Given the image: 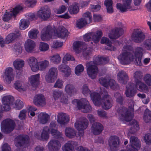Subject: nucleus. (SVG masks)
Returning <instances> with one entry per match:
<instances>
[{
	"mask_svg": "<svg viewBox=\"0 0 151 151\" xmlns=\"http://www.w3.org/2000/svg\"><path fill=\"white\" fill-rule=\"evenodd\" d=\"M116 109L119 117L122 121L124 120L129 122L132 119V114L129 111L128 109L123 106H121L118 108L117 106Z\"/></svg>",
	"mask_w": 151,
	"mask_h": 151,
	"instance_id": "nucleus-1",
	"label": "nucleus"
},
{
	"mask_svg": "<svg viewBox=\"0 0 151 151\" xmlns=\"http://www.w3.org/2000/svg\"><path fill=\"white\" fill-rule=\"evenodd\" d=\"M14 101V97L11 96L4 97L2 99V105L0 106V111H7L10 109V106Z\"/></svg>",
	"mask_w": 151,
	"mask_h": 151,
	"instance_id": "nucleus-2",
	"label": "nucleus"
},
{
	"mask_svg": "<svg viewBox=\"0 0 151 151\" xmlns=\"http://www.w3.org/2000/svg\"><path fill=\"white\" fill-rule=\"evenodd\" d=\"M103 35L101 30H98L95 32H90L87 33L83 36V39L85 41L92 40L95 43L99 42Z\"/></svg>",
	"mask_w": 151,
	"mask_h": 151,
	"instance_id": "nucleus-3",
	"label": "nucleus"
},
{
	"mask_svg": "<svg viewBox=\"0 0 151 151\" xmlns=\"http://www.w3.org/2000/svg\"><path fill=\"white\" fill-rule=\"evenodd\" d=\"M15 126V123L12 120L8 119L4 120L1 124L2 131L9 133L12 131Z\"/></svg>",
	"mask_w": 151,
	"mask_h": 151,
	"instance_id": "nucleus-4",
	"label": "nucleus"
},
{
	"mask_svg": "<svg viewBox=\"0 0 151 151\" xmlns=\"http://www.w3.org/2000/svg\"><path fill=\"white\" fill-rule=\"evenodd\" d=\"M86 65L89 76L92 79L95 78L99 72L98 67L96 65L93 64L91 61L87 62Z\"/></svg>",
	"mask_w": 151,
	"mask_h": 151,
	"instance_id": "nucleus-5",
	"label": "nucleus"
},
{
	"mask_svg": "<svg viewBox=\"0 0 151 151\" xmlns=\"http://www.w3.org/2000/svg\"><path fill=\"white\" fill-rule=\"evenodd\" d=\"M23 9V7L21 5H18L14 8L10 9L9 12H6L2 17V19L5 22L9 20L12 16L15 17L16 15Z\"/></svg>",
	"mask_w": 151,
	"mask_h": 151,
	"instance_id": "nucleus-6",
	"label": "nucleus"
},
{
	"mask_svg": "<svg viewBox=\"0 0 151 151\" xmlns=\"http://www.w3.org/2000/svg\"><path fill=\"white\" fill-rule=\"evenodd\" d=\"M37 14L40 18L42 20H46L50 17L51 10L47 6H43L37 12Z\"/></svg>",
	"mask_w": 151,
	"mask_h": 151,
	"instance_id": "nucleus-7",
	"label": "nucleus"
},
{
	"mask_svg": "<svg viewBox=\"0 0 151 151\" xmlns=\"http://www.w3.org/2000/svg\"><path fill=\"white\" fill-rule=\"evenodd\" d=\"M58 74V70L55 67H52L49 70L45 76V79L49 83L54 82L56 79Z\"/></svg>",
	"mask_w": 151,
	"mask_h": 151,
	"instance_id": "nucleus-8",
	"label": "nucleus"
},
{
	"mask_svg": "<svg viewBox=\"0 0 151 151\" xmlns=\"http://www.w3.org/2000/svg\"><path fill=\"white\" fill-rule=\"evenodd\" d=\"M120 63L122 65L130 63L133 58V55L130 52H122L117 58Z\"/></svg>",
	"mask_w": 151,
	"mask_h": 151,
	"instance_id": "nucleus-9",
	"label": "nucleus"
},
{
	"mask_svg": "<svg viewBox=\"0 0 151 151\" xmlns=\"http://www.w3.org/2000/svg\"><path fill=\"white\" fill-rule=\"evenodd\" d=\"M52 28L50 25L44 27L40 33V37L43 41H47L52 38Z\"/></svg>",
	"mask_w": 151,
	"mask_h": 151,
	"instance_id": "nucleus-10",
	"label": "nucleus"
},
{
	"mask_svg": "<svg viewBox=\"0 0 151 151\" xmlns=\"http://www.w3.org/2000/svg\"><path fill=\"white\" fill-rule=\"evenodd\" d=\"M140 146V142L138 138L135 136H131L130 139V144L127 146L129 147L127 151H138Z\"/></svg>",
	"mask_w": 151,
	"mask_h": 151,
	"instance_id": "nucleus-11",
	"label": "nucleus"
},
{
	"mask_svg": "<svg viewBox=\"0 0 151 151\" xmlns=\"http://www.w3.org/2000/svg\"><path fill=\"white\" fill-rule=\"evenodd\" d=\"M103 93L104 96L101 100V103H103L102 106L105 109L107 110L112 106L111 98L105 89L104 90Z\"/></svg>",
	"mask_w": 151,
	"mask_h": 151,
	"instance_id": "nucleus-12",
	"label": "nucleus"
},
{
	"mask_svg": "<svg viewBox=\"0 0 151 151\" xmlns=\"http://www.w3.org/2000/svg\"><path fill=\"white\" fill-rule=\"evenodd\" d=\"M108 145L111 151H116L120 145L119 137L116 136H110L108 140Z\"/></svg>",
	"mask_w": 151,
	"mask_h": 151,
	"instance_id": "nucleus-13",
	"label": "nucleus"
},
{
	"mask_svg": "<svg viewBox=\"0 0 151 151\" xmlns=\"http://www.w3.org/2000/svg\"><path fill=\"white\" fill-rule=\"evenodd\" d=\"M145 38L144 34L139 29H134L131 37L132 40L134 42L139 43L142 41Z\"/></svg>",
	"mask_w": 151,
	"mask_h": 151,
	"instance_id": "nucleus-14",
	"label": "nucleus"
},
{
	"mask_svg": "<svg viewBox=\"0 0 151 151\" xmlns=\"http://www.w3.org/2000/svg\"><path fill=\"white\" fill-rule=\"evenodd\" d=\"M14 74L13 69L11 67H8L6 68L4 72V75L3 76L4 80L8 83L14 80Z\"/></svg>",
	"mask_w": 151,
	"mask_h": 151,
	"instance_id": "nucleus-15",
	"label": "nucleus"
},
{
	"mask_svg": "<svg viewBox=\"0 0 151 151\" xmlns=\"http://www.w3.org/2000/svg\"><path fill=\"white\" fill-rule=\"evenodd\" d=\"M124 32V30L122 28H115L110 32L108 33V36L111 39H116L121 36Z\"/></svg>",
	"mask_w": 151,
	"mask_h": 151,
	"instance_id": "nucleus-16",
	"label": "nucleus"
},
{
	"mask_svg": "<svg viewBox=\"0 0 151 151\" xmlns=\"http://www.w3.org/2000/svg\"><path fill=\"white\" fill-rule=\"evenodd\" d=\"M57 124L55 122H52L50 124L48 130L52 136L54 137L59 138L62 137V133L55 129Z\"/></svg>",
	"mask_w": 151,
	"mask_h": 151,
	"instance_id": "nucleus-17",
	"label": "nucleus"
},
{
	"mask_svg": "<svg viewBox=\"0 0 151 151\" xmlns=\"http://www.w3.org/2000/svg\"><path fill=\"white\" fill-rule=\"evenodd\" d=\"M29 137L27 135H19L15 138L14 142L16 146H21L29 142Z\"/></svg>",
	"mask_w": 151,
	"mask_h": 151,
	"instance_id": "nucleus-18",
	"label": "nucleus"
},
{
	"mask_svg": "<svg viewBox=\"0 0 151 151\" xmlns=\"http://www.w3.org/2000/svg\"><path fill=\"white\" fill-rule=\"evenodd\" d=\"M33 103L38 106H44L46 104L44 96L41 94H38L35 96Z\"/></svg>",
	"mask_w": 151,
	"mask_h": 151,
	"instance_id": "nucleus-19",
	"label": "nucleus"
},
{
	"mask_svg": "<svg viewBox=\"0 0 151 151\" xmlns=\"http://www.w3.org/2000/svg\"><path fill=\"white\" fill-rule=\"evenodd\" d=\"M143 49L141 47L136 48L135 50V63L137 65L140 66L142 65L141 59L143 55Z\"/></svg>",
	"mask_w": 151,
	"mask_h": 151,
	"instance_id": "nucleus-20",
	"label": "nucleus"
},
{
	"mask_svg": "<svg viewBox=\"0 0 151 151\" xmlns=\"http://www.w3.org/2000/svg\"><path fill=\"white\" fill-rule=\"evenodd\" d=\"M60 147V142L56 139H51L47 145V147L50 151H57Z\"/></svg>",
	"mask_w": 151,
	"mask_h": 151,
	"instance_id": "nucleus-21",
	"label": "nucleus"
},
{
	"mask_svg": "<svg viewBox=\"0 0 151 151\" xmlns=\"http://www.w3.org/2000/svg\"><path fill=\"white\" fill-rule=\"evenodd\" d=\"M117 78L118 81L123 85L126 84L129 80L127 73L124 70H121L118 72Z\"/></svg>",
	"mask_w": 151,
	"mask_h": 151,
	"instance_id": "nucleus-22",
	"label": "nucleus"
},
{
	"mask_svg": "<svg viewBox=\"0 0 151 151\" xmlns=\"http://www.w3.org/2000/svg\"><path fill=\"white\" fill-rule=\"evenodd\" d=\"M109 60L108 57H101L99 55H95L93 58V64L97 65H103L107 63Z\"/></svg>",
	"mask_w": 151,
	"mask_h": 151,
	"instance_id": "nucleus-23",
	"label": "nucleus"
},
{
	"mask_svg": "<svg viewBox=\"0 0 151 151\" xmlns=\"http://www.w3.org/2000/svg\"><path fill=\"white\" fill-rule=\"evenodd\" d=\"M88 122L86 118L77 121L75 124V128L78 130H83L88 127Z\"/></svg>",
	"mask_w": 151,
	"mask_h": 151,
	"instance_id": "nucleus-24",
	"label": "nucleus"
},
{
	"mask_svg": "<svg viewBox=\"0 0 151 151\" xmlns=\"http://www.w3.org/2000/svg\"><path fill=\"white\" fill-rule=\"evenodd\" d=\"M69 115L63 113H59L57 115V122L61 125H64L69 121Z\"/></svg>",
	"mask_w": 151,
	"mask_h": 151,
	"instance_id": "nucleus-25",
	"label": "nucleus"
},
{
	"mask_svg": "<svg viewBox=\"0 0 151 151\" xmlns=\"http://www.w3.org/2000/svg\"><path fill=\"white\" fill-rule=\"evenodd\" d=\"M126 88L125 94L127 97L131 98L135 95L136 91L134 89V83H129L126 86Z\"/></svg>",
	"mask_w": 151,
	"mask_h": 151,
	"instance_id": "nucleus-26",
	"label": "nucleus"
},
{
	"mask_svg": "<svg viewBox=\"0 0 151 151\" xmlns=\"http://www.w3.org/2000/svg\"><path fill=\"white\" fill-rule=\"evenodd\" d=\"M81 101L83 104L81 106H79V109L84 113H87L91 112L92 110V108L89 104L88 101L85 98L81 99Z\"/></svg>",
	"mask_w": 151,
	"mask_h": 151,
	"instance_id": "nucleus-27",
	"label": "nucleus"
},
{
	"mask_svg": "<svg viewBox=\"0 0 151 151\" xmlns=\"http://www.w3.org/2000/svg\"><path fill=\"white\" fill-rule=\"evenodd\" d=\"M91 129L94 134L97 135L100 134L102 132L103 130L104 127L101 123L95 122L92 124Z\"/></svg>",
	"mask_w": 151,
	"mask_h": 151,
	"instance_id": "nucleus-28",
	"label": "nucleus"
},
{
	"mask_svg": "<svg viewBox=\"0 0 151 151\" xmlns=\"http://www.w3.org/2000/svg\"><path fill=\"white\" fill-rule=\"evenodd\" d=\"M90 96L93 103L96 106H99L101 104L102 99L99 93L95 92L92 93L90 94Z\"/></svg>",
	"mask_w": 151,
	"mask_h": 151,
	"instance_id": "nucleus-29",
	"label": "nucleus"
},
{
	"mask_svg": "<svg viewBox=\"0 0 151 151\" xmlns=\"http://www.w3.org/2000/svg\"><path fill=\"white\" fill-rule=\"evenodd\" d=\"M86 45L84 42L80 41L75 42L73 45V49L76 53H78L79 52L85 49Z\"/></svg>",
	"mask_w": 151,
	"mask_h": 151,
	"instance_id": "nucleus-30",
	"label": "nucleus"
},
{
	"mask_svg": "<svg viewBox=\"0 0 151 151\" xmlns=\"http://www.w3.org/2000/svg\"><path fill=\"white\" fill-rule=\"evenodd\" d=\"M50 118V116L45 112H41L37 116V121L42 124H46Z\"/></svg>",
	"mask_w": 151,
	"mask_h": 151,
	"instance_id": "nucleus-31",
	"label": "nucleus"
},
{
	"mask_svg": "<svg viewBox=\"0 0 151 151\" xmlns=\"http://www.w3.org/2000/svg\"><path fill=\"white\" fill-rule=\"evenodd\" d=\"M27 62L33 71L36 72L37 71L38 62L35 58L33 57H30L27 60Z\"/></svg>",
	"mask_w": 151,
	"mask_h": 151,
	"instance_id": "nucleus-32",
	"label": "nucleus"
},
{
	"mask_svg": "<svg viewBox=\"0 0 151 151\" xmlns=\"http://www.w3.org/2000/svg\"><path fill=\"white\" fill-rule=\"evenodd\" d=\"M14 88L20 92L25 91L27 88L26 86L21 81H17L14 84Z\"/></svg>",
	"mask_w": 151,
	"mask_h": 151,
	"instance_id": "nucleus-33",
	"label": "nucleus"
},
{
	"mask_svg": "<svg viewBox=\"0 0 151 151\" xmlns=\"http://www.w3.org/2000/svg\"><path fill=\"white\" fill-rule=\"evenodd\" d=\"M58 70L67 77L69 76L71 73V69L70 67L65 64H61L59 65Z\"/></svg>",
	"mask_w": 151,
	"mask_h": 151,
	"instance_id": "nucleus-34",
	"label": "nucleus"
},
{
	"mask_svg": "<svg viewBox=\"0 0 151 151\" xmlns=\"http://www.w3.org/2000/svg\"><path fill=\"white\" fill-rule=\"evenodd\" d=\"M35 46V42L30 39H28L25 42V48L28 52H31L34 50Z\"/></svg>",
	"mask_w": 151,
	"mask_h": 151,
	"instance_id": "nucleus-35",
	"label": "nucleus"
},
{
	"mask_svg": "<svg viewBox=\"0 0 151 151\" xmlns=\"http://www.w3.org/2000/svg\"><path fill=\"white\" fill-rule=\"evenodd\" d=\"M135 86L138 90L144 92H147L148 88L147 85L141 81L135 83Z\"/></svg>",
	"mask_w": 151,
	"mask_h": 151,
	"instance_id": "nucleus-36",
	"label": "nucleus"
},
{
	"mask_svg": "<svg viewBox=\"0 0 151 151\" xmlns=\"http://www.w3.org/2000/svg\"><path fill=\"white\" fill-rule=\"evenodd\" d=\"M79 4L77 3H74L69 6L68 11L70 14H76L79 12Z\"/></svg>",
	"mask_w": 151,
	"mask_h": 151,
	"instance_id": "nucleus-37",
	"label": "nucleus"
},
{
	"mask_svg": "<svg viewBox=\"0 0 151 151\" xmlns=\"http://www.w3.org/2000/svg\"><path fill=\"white\" fill-rule=\"evenodd\" d=\"M65 91L70 96L75 94L77 92L74 86L72 84L70 83L65 86Z\"/></svg>",
	"mask_w": 151,
	"mask_h": 151,
	"instance_id": "nucleus-38",
	"label": "nucleus"
},
{
	"mask_svg": "<svg viewBox=\"0 0 151 151\" xmlns=\"http://www.w3.org/2000/svg\"><path fill=\"white\" fill-rule=\"evenodd\" d=\"M49 65V62L47 60L39 62L38 63L37 71L38 70L43 71L47 68Z\"/></svg>",
	"mask_w": 151,
	"mask_h": 151,
	"instance_id": "nucleus-39",
	"label": "nucleus"
},
{
	"mask_svg": "<svg viewBox=\"0 0 151 151\" xmlns=\"http://www.w3.org/2000/svg\"><path fill=\"white\" fill-rule=\"evenodd\" d=\"M40 74H37L32 75L30 77L29 81L32 86L34 87H37L39 82Z\"/></svg>",
	"mask_w": 151,
	"mask_h": 151,
	"instance_id": "nucleus-40",
	"label": "nucleus"
},
{
	"mask_svg": "<svg viewBox=\"0 0 151 151\" xmlns=\"http://www.w3.org/2000/svg\"><path fill=\"white\" fill-rule=\"evenodd\" d=\"M66 136L70 138H73L76 136L78 137V136L76 135V132L73 129L70 127L66 128L65 130Z\"/></svg>",
	"mask_w": 151,
	"mask_h": 151,
	"instance_id": "nucleus-41",
	"label": "nucleus"
},
{
	"mask_svg": "<svg viewBox=\"0 0 151 151\" xmlns=\"http://www.w3.org/2000/svg\"><path fill=\"white\" fill-rule=\"evenodd\" d=\"M48 130V128L47 127H44L43 130L41 135V137L37 136V134H35V136L37 138L43 140H47L49 138V135L47 132V131Z\"/></svg>",
	"mask_w": 151,
	"mask_h": 151,
	"instance_id": "nucleus-42",
	"label": "nucleus"
},
{
	"mask_svg": "<svg viewBox=\"0 0 151 151\" xmlns=\"http://www.w3.org/2000/svg\"><path fill=\"white\" fill-rule=\"evenodd\" d=\"M69 32L68 30L63 27H61L60 31L57 33V36L63 39L66 38Z\"/></svg>",
	"mask_w": 151,
	"mask_h": 151,
	"instance_id": "nucleus-43",
	"label": "nucleus"
},
{
	"mask_svg": "<svg viewBox=\"0 0 151 151\" xmlns=\"http://www.w3.org/2000/svg\"><path fill=\"white\" fill-rule=\"evenodd\" d=\"M106 6L108 13H111L114 12L113 7V1L112 0H105L104 3Z\"/></svg>",
	"mask_w": 151,
	"mask_h": 151,
	"instance_id": "nucleus-44",
	"label": "nucleus"
},
{
	"mask_svg": "<svg viewBox=\"0 0 151 151\" xmlns=\"http://www.w3.org/2000/svg\"><path fill=\"white\" fill-rule=\"evenodd\" d=\"M130 124L132 126L129 131L131 133L134 134L139 129V125L136 120H134L131 122Z\"/></svg>",
	"mask_w": 151,
	"mask_h": 151,
	"instance_id": "nucleus-45",
	"label": "nucleus"
},
{
	"mask_svg": "<svg viewBox=\"0 0 151 151\" xmlns=\"http://www.w3.org/2000/svg\"><path fill=\"white\" fill-rule=\"evenodd\" d=\"M24 60L18 59L14 61L13 65L16 69L20 70L24 65Z\"/></svg>",
	"mask_w": 151,
	"mask_h": 151,
	"instance_id": "nucleus-46",
	"label": "nucleus"
},
{
	"mask_svg": "<svg viewBox=\"0 0 151 151\" xmlns=\"http://www.w3.org/2000/svg\"><path fill=\"white\" fill-rule=\"evenodd\" d=\"M75 142L70 141L66 143L63 147V151H74L73 145Z\"/></svg>",
	"mask_w": 151,
	"mask_h": 151,
	"instance_id": "nucleus-47",
	"label": "nucleus"
},
{
	"mask_svg": "<svg viewBox=\"0 0 151 151\" xmlns=\"http://www.w3.org/2000/svg\"><path fill=\"white\" fill-rule=\"evenodd\" d=\"M142 73L140 71H137L133 74V78L135 83L141 81L143 77Z\"/></svg>",
	"mask_w": 151,
	"mask_h": 151,
	"instance_id": "nucleus-48",
	"label": "nucleus"
},
{
	"mask_svg": "<svg viewBox=\"0 0 151 151\" xmlns=\"http://www.w3.org/2000/svg\"><path fill=\"white\" fill-rule=\"evenodd\" d=\"M51 62L55 64H59L61 60V58L59 54H56L50 57Z\"/></svg>",
	"mask_w": 151,
	"mask_h": 151,
	"instance_id": "nucleus-49",
	"label": "nucleus"
},
{
	"mask_svg": "<svg viewBox=\"0 0 151 151\" xmlns=\"http://www.w3.org/2000/svg\"><path fill=\"white\" fill-rule=\"evenodd\" d=\"M39 33V32L37 29H34L29 31L28 33V35L30 38L35 39L37 38V35Z\"/></svg>",
	"mask_w": 151,
	"mask_h": 151,
	"instance_id": "nucleus-50",
	"label": "nucleus"
},
{
	"mask_svg": "<svg viewBox=\"0 0 151 151\" xmlns=\"http://www.w3.org/2000/svg\"><path fill=\"white\" fill-rule=\"evenodd\" d=\"M16 38L17 35L15 34L14 33H10L8 35L6 38V43L8 44L13 42L15 40Z\"/></svg>",
	"mask_w": 151,
	"mask_h": 151,
	"instance_id": "nucleus-51",
	"label": "nucleus"
},
{
	"mask_svg": "<svg viewBox=\"0 0 151 151\" xmlns=\"http://www.w3.org/2000/svg\"><path fill=\"white\" fill-rule=\"evenodd\" d=\"M29 24V22L28 20L22 19L20 22V28L22 30H24L28 27Z\"/></svg>",
	"mask_w": 151,
	"mask_h": 151,
	"instance_id": "nucleus-52",
	"label": "nucleus"
},
{
	"mask_svg": "<svg viewBox=\"0 0 151 151\" xmlns=\"http://www.w3.org/2000/svg\"><path fill=\"white\" fill-rule=\"evenodd\" d=\"M88 24L85 21L83 18H81L77 21L76 26L79 29H81L85 26L87 24Z\"/></svg>",
	"mask_w": 151,
	"mask_h": 151,
	"instance_id": "nucleus-53",
	"label": "nucleus"
},
{
	"mask_svg": "<svg viewBox=\"0 0 151 151\" xmlns=\"http://www.w3.org/2000/svg\"><path fill=\"white\" fill-rule=\"evenodd\" d=\"M144 121L146 123L149 122L151 120V111L147 109L144 114Z\"/></svg>",
	"mask_w": 151,
	"mask_h": 151,
	"instance_id": "nucleus-54",
	"label": "nucleus"
},
{
	"mask_svg": "<svg viewBox=\"0 0 151 151\" xmlns=\"http://www.w3.org/2000/svg\"><path fill=\"white\" fill-rule=\"evenodd\" d=\"M114 97L116 99V101L118 104L122 105L124 102V99L122 95L119 93L116 92L114 94Z\"/></svg>",
	"mask_w": 151,
	"mask_h": 151,
	"instance_id": "nucleus-55",
	"label": "nucleus"
},
{
	"mask_svg": "<svg viewBox=\"0 0 151 151\" xmlns=\"http://www.w3.org/2000/svg\"><path fill=\"white\" fill-rule=\"evenodd\" d=\"M84 20L88 24L91 22L92 20V16L90 12H89L84 13L83 14Z\"/></svg>",
	"mask_w": 151,
	"mask_h": 151,
	"instance_id": "nucleus-56",
	"label": "nucleus"
},
{
	"mask_svg": "<svg viewBox=\"0 0 151 151\" xmlns=\"http://www.w3.org/2000/svg\"><path fill=\"white\" fill-rule=\"evenodd\" d=\"M83 55L85 58L86 59L89 60V56L91 54L92 51V49L90 48H87L85 47V49H83Z\"/></svg>",
	"mask_w": 151,
	"mask_h": 151,
	"instance_id": "nucleus-57",
	"label": "nucleus"
},
{
	"mask_svg": "<svg viewBox=\"0 0 151 151\" xmlns=\"http://www.w3.org/2000/svg\"><path fill=\"white\" fill-rule=\"evenodd\" d=\"M64 93L63 91L60 90H55L53 91L52 96L54 99L56 100L60 99L62 96L63 95Z\"/></svg>",
	"mask_w": 151,
	"mask_h": 151,
	"instance_id": "nucleus-58",
	"label": "nucleus"
},
{
	"mask_svg": "<svg viewBox=\"0 0 151 151\" xmlns=\"http://www.w3.org/2000/svg\"><path fill=\"white\" fill-rule=\"evenodd\" d=\"M13 49L17 55H19L22 52V47L20 43H18L15 44L13 47Z\"/></svg>",
	"mask_w": 151,
	"mask_h": 151,
	"instance_id": "nucleus-59",
	"label": "nucleus"
},
{
	"mask_svg": "<svg viewBox=\"0 0 151 151\" xmlns=\"http://www.w3.org/2000/svg\"><path fill=\"white\" fill-rule=\"evenodd\" d=\"M74 60V58L70 54L67 53L63 57L62 60V62L63 63L66 64L68 61Z\"/></svg>",
	"mask_w": 151,
	"mask_h": 151,
	"instance_id": "nucleus-60",
	"label": "nucleus"
},
{
	"mask_svg": "<svg viewBox=\"0 0 151 151\" xmlns=\"http://www.w3.org/2000/svg\"><path fill=\"white\" fill-rule=\"evenodd\" d=\"M116 7L120 12H126L129 9L123 4L120 3H117L116 4Z\"/></svg>",
	"mask_w": 151,
	"mask_h": 151,
	"instance_id": "nucleus-61",
	"label": "nucleus"
},
{
	"mask_svg": "<svg viewBox=\"0 0 151 151\" xmlns=\"http://www.w3.org/2000/svg\"><path fill=\"white\" fill-rule=\"evenodd\" d=\"M49 48V46L47 44L44 42L40 43L39 49L40 51H46L48 50Z\"/></svg>",
	"mask_w": 151,
	"mask_h": 151,
	"instance_id": "nucleus-62",
	"label": "nucleus"
},
{
	"mask_svg": "<svg viewBox=\"0 0 151 151\" xmlns=\"http://www.w3.org/2000/svg\"><path fill=\"white\" fill-rule=\"evenodd\" d=\"M84 70V68L81 64L78 65L75 68V73L77 75H79L83 72Z\"/></svg>",
	"mask_w": 151,
	"mask_h": 151,
	"instance_id": "nucleus-63",
	"label": "nucleus"
},
{
	"mask_svg": "<svg viewBox=\"0 0 151 151\" xmlns=\"http://www.w3.org/2000/svg\"><path fill=\"white\" fill-rule=\"evenodd\" d=\"M143 139L147 144H151V134L148 133L146 134L143 137Z\"/></svg>",
	"mask_w": 151,
	"mask_h": 151,
	"instance_id": "nucleus-64",
	"label": "nucleus"
}]
</instances>
